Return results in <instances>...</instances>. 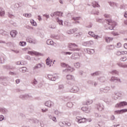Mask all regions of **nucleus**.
<instances>
[{"label": "nucleus", "mask_w": 127, "mask_h": 127, "mask_svg": "<svg viewBox=\"0 0 127 127\" xmlns=\"http://www.w3.org/2000/svg\"><path fill=\"white\" fill-rule=\"evenodd\" d=\"M30 49V48H25L23 49V50L24 51H28L27 54H29V55H31V56H40L41 55V53L35 51H29Z\"/></svg>", "instance_id": "nucleus-1"}, {"label": "nucleus", "mask_w": 127, "mask_h": 127, "mask_svg": "<svg viewBox=\"0 0 127 127\" xmlns=\"http://www.w3.org/2000/svg\"><path fill=\"white\" fill-rule=\"evenodd\" d=\"M107 21L108 24L109 25V28L111 30H113V29H114V28H115V27L118 25V23L112 19H108Z\"/></svg>", "instance_id": "nucleus-2"}, {"label": "nucleus", "mask_w": 127, "mask_h": 127, "mask_svg": "<svg viewBox=\"0 0 127 127\" xmlns=\"http://www.w3.org/2000/svg\"><path fill=\"white\" fill-rule=\"evenodd\" d=\"M68 47L72 51H79L80 49H78V46L74 43H70L68 44Z\"/></svg>", "instance_id": "nucleus-3"}, {"label": "nucleus", "mask_w": 127, "mask_h": 127, "mask_svg": "<svg viewBox=\"0 0 127 127\" xmlns=\"http://www.w3.org/2000/svg\"><path fill=\"white\" fill-rule=\"evenodd\" d=\"M48 78L51 81H56L57 79H59V76L57 74H49L48 75Z\"/></svg>", "instance_id": "nucleus-4"}, {"label": "nucleus", "mask_w": 127, "mask_h": 127, "mask_svg": "<svg viewBox=\"0 0 127 127\" xmlns=\"http://www.w3.org/2000/svg\"><path fill=\"white\" fill-rule=\"evenodd\" d=\"M75 121L78 124H82L83 123H86L87 122V119L86 118H82L80 116H77L76 117Z\"/></svg>", "instance_id": "nucleus-5"}, {"label": "nucleus", "mask_w": 127, "mask_h": 127, "mask_svg": "<svg viewBox=\"0 0 127 127\" xmlns=\"http://www.w3.org/2000/svg\"><path fill=\"white\" fill-rule=\"evenodd\" d=\"M74 70L75 69L73 67L67 65L66 69H64L63 70V72L65 74V73H68V72H73V71H74Z\"/></svg>", "instance_id": "nucleus-6"}, {"label": "nucleus", "mask_w": 127, "mask_h": 127, "mask_svg": "<svg viewBox=\"0 0 127 127\" xmlns=\"http://www.w3.org/2000/svg\"><path fill=\"white\" fill-rule=\"evenodd\" d=\"M63 14V13L62 12L58 11L52 13L51 14V16H52V17H56L57 18V16H62Z\"/></svg>", "instance_id": "nucleus-7"}, {"label": "nucleus", "mask_w": 127, "mask_h": 127, "mask_svg": "<svg viewBox=\"0 0 127 127\" xmlns=\"http://www.w3.org/2000/svg\"><path fill=\"white\" fill-rule=\"evenodd\" d=\"M88 34H89L90 36H91V37H93L94 39H99V38H100V36L99 35L95 34V33L92 31H89Z\"/></svg>", "instance_id": "nucleus-8"}, {"label": "nucleus", "mask_w": 127, "mask_h": 127, "mask_svg": "<svg viewBox=\"0 0 127 127\" xmlns=\"http://www.w3.org/2000/svg\"><path fill=\"white\" fill-rule=\"evenodd\" d=\"M45 106H46V107H48V108H51L54 106V103L50 100H48L45 102Z\"/></svg>", "instance_id": "nucleus-9"}, {"label": "nucleus", "mask_w": 127, "mask_h": 127, "mask_svg": "<svg viewBox=\"0 0 127 127\" xmlns=\"http://www.w3.org/2000/svg\"><path fill=\"white\" fill-rule=\"evenodd\" d=\"M79 91H80V89L77 86H73L69 89L70 93H78Z\"/></svg>", "instance_id": "nucleus-10"}, {"label": "nucleus", "mask_w": 127, "mask_h": 127, "mask_svg": "<svg viewBox=\"0 0 127 127\" xmlns=\"http://www.w3.org/2000/svg\"><path fill=\"white\" fill-rule=\"evenodd\" d=\"M81 110L83 112H84V113L88 114L91 112V108L90 107H83L81 108Z\"/></svg>", "instance_id": "nucleus-11"}, {"label": "nucleus", "mask_w": 127, "mask_h": 127, "mask_svg": "<svg viewBox=\"0 0 127 127\" xmlns=\"http://www.w3.org/2000/svg\"><path fill=\"white\" fill-rule=\"evenodd\" d=\"M51 63H52V60L50 59V58H48L46 60V65L49 67H51V66H53V64L51 65Z\"/></svg>", "instance_id": "nucleus-12"}, {"label": "nucleus", "mask_w": 127, "mask_h": 127, "mask_svg": "<svg viewBox=\"0 0 127 127\" xmlns=\"http://www.w3.org/2000/svg\"><path fill=\"white\" fill-rule=\"evenodd\" d=\"M111 81H113L114 82H116V83H121L122 81H121V78L113 76L111 78Z\"/></svg>", "instance_id": "nucleus-13"}, {"label": "nucleus", "mask_w": 127, "mask_h": 127, "mask_svg": "<svg viewBox=\"0 0 127 127\" xmlns=\"http://www.w3.org/2000/svg\"><path fill=\"white\" fill-rule=\"evenodd\" d=\"M66 79L67 81H75V77L71 74H68L66 76Z\"/></svg>", "instance_id": "nucleus-14"}, {"label": "nucleus", "mask_w": 127, "mask_h": 127, "mask_svg": "<svg viewBox=\"0 0 127 127\" xmlns=\"http://www.w3.org/2000/svg\"><path fill=\"white\" fill-rule=\"evenodd\" d=\"M105 40L107 43H110V42H112L113 40H114V38L110 37H106L105 38Z\"/></svg>", "instance_id": "nucleus-15"}, {"label": "nucleus", "mask_w": 127, "mask_h": 127, "mask_svg": "<svg viewBox=\"0 0 127 127\" xmlns=\"http://www.w3.org/2000/svg\"><path fill=\"white\" fill-rule=\"evenodd\" d=\"M84 45H87L88 46H91L92 45H94V41L90 40L89 41H87L84 43Z\"/></svg>", "instance_id": "nucleus-16"}, {"label": "nucleus", "mask_w": 127, "mask_h": 127, "mask_svg": "<svg viewBox=\"0 0 127 127\" xmlns=\"http://www.w3.org/2000/svg\"><path fill=\"white\" fill-rule=\"evenodd\" d=\"M43 65H45L43 63L38 64L34 67V69H40V68H42L43 67Z\"/></svg>", "instance_id": "nucleus-17"}, {"label": "nucleus", "mask_w": 127, "mask_h": 127, "mask_svg": "<svg viewBox=\"0 0 127 127\" xmlns=\"http://www.w3.org/2000/svg\"><path fill=\"white\" fill-rule=\"evenodd\" d=\"M10 34L11 37L14 38L17 35V31L16 30H12L10 32Z\"/></svg>", "instance_id": "nucleus-18"}, {"label": "nucleus", "mask_w": 127, "mask_h": 127, "mask_svg": "<svg viewBox=\"0 0 127 127\" xmlns=\"http://www.w3.org/2000/svg\"><path fill=\"white\" fill-rule=\"evenodd\" d=\"M97 109L98 111L101 112V111H103L104 110V106L103 105L99 104L97 105Z\"/></svg>", "instance_id": "nucleus-19"}, {"label": "nucleus", "mask_w": 127, "mask_h": 127, "mask_svg": "<svg viewBox=\"0 0 127 127\" xmlns=\"http://www.w3.org/2000/svg\"><path fill=\"white\" fill-rule=\"evenodd\" d=\"M49 118L50 120H52L54 123H57V119H56V117L52 115H49Z\"/></svg>", "instance_id": "nucleus-20"}, {"label": "nucleus", "mask_w": 127, "mask_h": 127, "mask_svg": "<svg viewBox=\"0 0 127 127\" xmlns=\"http://www.w3.org/2000/svg\"><path fill=\"white\" fill-rule=\"evenodd\" d=\"M19 71L22 73H25V72H27V68L25 67H21L19 68Z\"/></svg>", "instance_id": "nucleus-21"}, {"label": "nucleus", "mask_w": 127, "mask_h": 127, "mask_svg": "<svg viewBox=\"0 0 127 127\" xmlns=\"http://www.w3.org/2000/svg\"><path fill=\"white\" fill-rule=\"evenodd\" d=\"M0 112L3 115H5L7 113V110L5 108H0Z\"/></svg>", "instance_id": "nucleus-22"}, {"label": "nucleus", "mask_w": 127, "mask_h": 127, "mask_svg": "<svg viewBox=\"0 0 127 127\" xmlns=\"http://www.w3.org/2000/svg\"><path fill=\"white\" fill-rule=\"evenodd\" d=\"M47 44H48V45H54V42L52 40L49 39L47 41Z\"/></svg>", "instance_id": "nucleus-23"}, {"label": "nucleus", "mask_w": 127, "mask_h": 127, "mask_svg": "<svg viewBox=\"0 0 127 127\" xmlns=\"http://www.w3.org/2000/svg\"><path fill=\"white\" fill-rule=\"evenodd\" d=\"M5 14L4 9L0 8V16H4Z\"/></svg>", "instance_id": "nucleus-24"}, {"label": "nucleus", "mask_w": 127, "mask_h": 127, "mask_svg": "<svg viewBox=\"0 0 127 127\" xmlns=\"http://www.w3.org/2000/svg\"><path fill=\"white\" fill-rule=\"evenodd\" d=\"M86 50L89 54H94L95 53V50L94 49H87Z\"/></svg>", "instance_id": "nucleus-25"}, {"label": "nucleus", "mask_w": 127, "mask_h": 127, "mask_svg": "<svg viewBox=\"0 0 127 127\" xmlns=\"http://www.w3.org/2000/svg\"><path fill=\"white\" fill-rule=\"evenodd\" d=\"M56 20L60 25H63V20L59 19V18H56Z\"/></svg>", "instance_id": "nucleus-26"}, {"label": "nucleus", "mask_w": 127, "mask_h": 127, "mask_svg": "<svg viewBox=\"0 0 127 127\" xmlns=\"http://www.w3.org/2000/svg\"><path fill=\"white\" fill-rule=\"evenodd\" d=\"M30 23L33 26H37V23L33 19L30 20Z\"/></svg>", "instance_id": "nucleus-27"}, {"label": "nucleus", "mask_w": 127, "mask_h": 127, "mask_svg": "<svg viewBox=\"0 0 127 127\" xmlns=\"http://www.w3.org/2000/svg\"><path fill=\"white\" fill-rule=\"evenodd\" d=\"M92 5L93 7H100V5L96 1H94L92 2Z\"/></svg>", "instance_id": "nucleus-28"}, {"label": "nucleus", "mask_w": 127, "mask_h": 127, "mask_svg": "<svg viewBox=\"0 0 127 127\" xmlns=\"http://www.w3.org/2000/svg\"><path fill=\"white\" fill-rule=\"evenodd\" d=\"M110 87H106L103 89V92H104V93H108V92L110 91Z\"/></svg>", "instance_id": "nucleus-29"}, {"label": "nucleus", "mask_w": 127, "mask_h": 127, "mask_svg": "<svg viewBox=\"0 0 127 127\" xmlns=\"http://www.w3.org/2000/svg\"><path fill=\"white\" fill-rule=\"evenodd\" d=\"M112 98L113 100H118L119 99L118 96V94H117V92L115 93L114 95H113Z\"/></svg>", "instance_id": "nucleus-30"}, {"label": "nucleus", "mask_w": 127, "mask_h": 127, "mask_svg": "<svg viewBox=\"0 0 127 127\" xmlns=\"http://www.w3.org/2000/svg\"><path fill=\"white\" fill-rule=\"evenodd\" d=\"M23 16H25V17L30 18L32 16V15L31 13H24L23 14Z\"/></svg>", "instance_id": "nucleus-31"}, {"label": "nucleus", "mask_w": 127, "mask_h": 127, "mask_svg": "<svg viewBox=\"0 0 127 127\" xmlns=\"http://www.w3.org/2000/svg\"><path fill=\"white\" fill-rule=\"evenodd\" d=\"M73 103L72 102H68L66 104L67 108H73Z\"/></svg>", "instance_id": "nucleus-32"}, {"label": "nucleus", "mask_w": 127, "mask_h": 127, "mask_svg": "<svg viewBox=\"0 0 127 127\" xmlns=\"http://www.w3.org/2000/svg\"><path fill=\"white\" fill-rule=\"evenodd\" d=\"M122 102L119 103H117L115 105V108H119L122 107Z\"/></svg>", "instance_id": "nucleus-33"}, {"label": "nucleus", "mask_w": 127, "mask_h": 127, "mask_svg": "<svg viewBox=\"0 0 127 127\" xmlns=\"http://www.w3.org/2000/svg\"><path fill=\"white\" fill-rule=\"evenodd\" d=\"M74 66L75 68H80L81 64L79 63H76L74 64Z\"/></svg>", "instance_id": "nucleus-34"}, {"label": "nucleus", "mask_w": 127, "mask_h": 127, "mask_svg": "<svg viewBox=\"0 0 127 127\" xmlns=\"http://www.w3.org/2000/svg\"><path fill=\"white\" fill-rule=\"evenodd\" d=\"M19 45H20V46H25V45H26V42H20Z\"/></svg>", "instance_id": "nucleus-35"}, {"label": "nucleus", "mask_w": 127, "mask_h": 127, "mask_svg": "<svg viewBox=\"0 0 127 127\" xmlns=\"http://www.w3.org/2000/svg\"><path fill=\"white\" fill-rule=\"evenodd\" d=\"M116 94H117V96L119 99L120 98H122V97H123V93H122L121 92H116Z\"/></svg>", "instance_id": "nucleus-36"}, {"label": "nucleus", "mask_w": 127, "mask_h": 127, "mask_svg": "<svg viewBox=\"0 0 127 127\" xmlns=\"http://www.w3.org/2000/svg\"><path fill=\"white\" fill-rule=\"evenodd\" d=\"M98 126L100 127H107V126H105V124L101 122L98 123Z\"/></svg>", "instance_id": "nucleus-37"}, {"label": "nucleus", "mask_w": 127, "mask_h": 127, "mask_svg": "<svg viewBox=\"0 0 127 127\" xmlns=\"http://www.w3.org/2000/svg\"><path fill=\"white\" fill-rule=\"evenodd\" d=\"M67 33L68 34H72V33H74V30L70 29L67 31Z\"/></svg>", "instance_id": "nucleus-38"}, {"label": "nucleus", "mask_w": 127, "mask_h": 127, "mask_svg": "<svg viewBox=\"0 0 127 127\" xmlns=\"http://www.w3.org/2000/svg\"><path fill=\"white\" fill-rule=\"evenodd\" d=\"M86 105H91V104H93V101L92 100H88L86 101Z\"/></svg>", "instance_id": "nucleus-39"}, {"label": "nucleus", "mask_w": 127, "mask_h": 127, "mask_svg": "<svg viewBox=\"0 0 127 127\" xmlns=\"http://www.w3.org/2000/svg\"><path fill=\"white\" fill-rule=\"evenodd\" d=\"M115 114H116V115H121L122 114V112L121 110H117L115 111Z\"/></svg>", "instance_id": "nucleus-40"}, {"label": "nucleus", "mask_w": 127, "mask_h": 127, "mask_svg": "<svg viewBox=\"0 0 127 127\" xmlns=\"http://www.w3.org/2000/svg\"><path fill=\"white\" fill-rule=\"evenodd\" d=\"M112 34L114 35V36H118V35H120L119 33L117 32H112Z\"/></svg>", "instance_id": "nucleus-41"}, {"label": "nucleus", "mask_w": 127, "mask_h": 127, "mask_svg": "<svg viewBox=\"0 0 127 127\" xmlns=\"http://www.w3.org/2000/svg\"><path fill=\"white\" fill-rule=\"evenodd\" d=\"M59 90H63L64 89V85L60 84L59 85Z\"/></svg>", "instance_id": "nucleus-42"}, {"label": "nucleus", "mask_w": 127, "mask_h": 127, "mask_svg": "<svg viewBox=\"0 0 127 127\" xmlns=\"http://www.w3.org/2000/svg\"><path fill=\"white\" fill-rule=\"evenodd\" d=\"M59 125L60 127H64L65 126V122H59Z\"/></svg>", "instance_id": "nucleus-43"}, {"label": "nucleus", "mask_w": 127, "mask_h": 127, "mask_svg": "<svg viewBox=\"0 0 127 127\" xmlns=\"http://www.w3.org/2000/svg\"><path fill=\"white\" fill-rule=\"evenodd\" d=\"M61 66L63 67V68H67V66H68V64H66L64 63H62L61 64Z\"/></svg>", "instance_id": "nucleus-44"}, {"label": "nucleus", "mask_w": 127, "mask_h": 127, "mask_svg": "<svg viewBox=\"0 0 127 127\" xmlns=\"http://www.w3.org/2000/svg\"><path fill=\"white\" fill-rule=\"evenodd\" d=\"M122 106V107H125L126 106H127V102H121Z\"/></svg>", "instance_id": "nucleus-45"}, {"label": "nucleus", "mask_w": 127, "mask_h": 127, "mask_svg": "<svg viewBox=\"0 0 127 127\" xmlns=\"http://www.w3.org/2000/svg\"><path fill=\"white\" fill-rule=\"evenodd\" d=\"M121 114H125V113H127V109H121Z\"/></svg>", "instance_id": "nucleus-46"}, {"label": "nucleus", "mask_w": 127, "mask_h": 127, "mask_svg": "<svg viewBox=\"0 0 127 127\" xmlns=\"http://www.w3.org/2000/svg\"><path fill=\"white\" fill-rule=\"evenodd\" d=\"M25 59H26V60H29L30 61L31 60V57H30L29 56L27 55L25 57Z\"/></svg>", "instance_id": "nucleus-47"}, {"label": "nucleus", "mask_w": 127, "mask_h": 127, "mask_svg": "<svg viewBox=\"0 0 127 127\" xmlns=\"http://www.w3.org/2000/svg\"><path fill=\"white\" fill-rule=\"evenodd\" d=\"M3 120H4V116L2 115H0V122H2Z\"/></svg>", "instance_id": "nucleus-48"}, {"label": "nucleus", "mask_w": 127, "mask_h": 127, "mask_svg": "<svg viewBox=\"0 0 127 127\" xmlns=\"http://www.w3.org/2000/svg\"><path fill=\"white\" fill-rule=\"evenodd\" d=\"M116 55H118V56H120L122 55V52L120 51H117L116 53Z\"/></svg>", "instance_id": "nucleus-49"}, {"label": "nucleus", "mask_w": 127, "mask_h": 127, "mask_svg": "<svg viewBox=\"0 0 127 127\" xmlns=\"http://www.w3.org/2000/svg\"><path fill=\"white\" fill-rule=\"evenodd\" d=\"M92 13H93V14H99V11H97V10H94L92 12Z\"/></svg>", "instance_id": "nucleus-50"}, {"label": "nucleus", "mask_w": 127, "mask_h": 127, "mask_svg": "<svg viewBox=\"0 0 127 127\" xmlns=\"http://www.w3.org/2000/svg\"><path fill=\"white\" fill-rule=\"evenodd\" d=\"M63 54L64 55H71V54H72V53L71 52H64Z\"/></svg>", "instance_id": "nucleus-51"}, {"label": "nucleus", "mask_w": 127, "mask_h": 127, "mask_svg": "<svg viewBox=\"0 0 127 127\" xmlns=\"http://www.w3.org/2000/svg\"><path fill=\"white\" fill-rule=\"evenodd\" d=\"M127 57H123L121 58V61H127Z\"/></svg>", "instance_id": "nucleus-52"}, {"label": "nucleus", "mask_w": 127, "mask_h": 127, "mask_svg": "<svg viewBox=\"0 0 127 127\" xmlns=\"http://www.w3.org/2000/svg\"><path fill=\"white\" fill-rule=\"evenodd\" d=\"M16 65H23V63L21 61H18L16 63Z\"/></svg>", "instance_id": "nucleus-53"}, {"label": "nucleus", "mask_w": 127, "mask_h": 127, "mask_svg": "<svg viewBox=\"0 0 127 127\" xmlns=\"http://www.w3.org/2000/svg\"><path fill=\"white\" fill-rule=\"evenodd\" d=\"M31 43L32 44H36V40L34 39H32V41L31 42Z\"/></svg>", "instance_id": "nucleus-54"}, {"label": "nucleus", "mask_w": 127, "mask_h": 127, "mask_svg": "<svg viewBox=\"0 0 127 127\" xmlns=\"http://www.w3.org/2000/svg\"><path fill=\"white\" fill-rule=\"evenodd\" d=\"M104 16L106 17V18H110V17H111V15L108 14H105Z\"/></svg>", "instance_id": "nucleus-55"}, {"label": "nucleus", "mask_w": 127, "mask_h": 127, "mask_svg": "<svg viewBox=\"0 0 127 127\" xmlns=\"http://www.w3.org/2000/svg\"><path fill=\"white\" fill-rule=\"evenodd\" d=\"M32 40V38H28L27 39V42H29V43H31Z\"/></svg>", "instance_id": "nucleus-56"}, {"label": "nucleus", "mask_w": 127, "mask_h": 127, "mask_svg": "<svg viewBox=\"0 0 127 127\" xmlns=\"http://www.w3.org/2000/svg\"><path fill=\"white\" fill-rule=\"evenodd\" d=\"M53 38H54L55 39H57V40L60 39V36L57 35V36H55L54 37H53Z\"/></svg>", "instance_id": "nucleus-57"}, {"label": "nucleus", "mask_w": 127, "mask_h": 127, "mask_svg": "<svg viewBox=\"0 0 127 127\" xmlns=\"http://www.w3.org/2000/svg\"><path fill=\"white\" fill-rule=\"evenodd\" d=\"M117 47H118V48H120V47H122V43H117Z\"/></svg>", "instance_id": "nucleus-58"}, {"label": "nucleus", "mask_w": 127, "mask_h": 127, "mask_svg": "<svg viewBox=\"0 0 127 127\" xmlns=\"http://www.w3.org/2000/svg\"><path fill=\"white\" fill-rule=\"evenodd\" d=\"M41 110H42V113H46V112L48 111V109H42Z\"/></svg>", "instance_id": "nucleus-59"}, {"label": "nucleus", "mask_w": 127, "mask_h": 127, "mask_svg": "<svg viewBox=\"0 0 127 127\" xmlns=\"http://www.w3.org/2000/svg\"><path fill=\"white\" fill-rule=\"evenodd\" d=\"M64 125H65V126H67V127H70L71 126V123L69 122H65Z\"/></svg>", "instance_id": "nucleus-60"}, {"label": "nucleus", "mask_w": 127, "mask_h": 127, "mask_svg": "<svg viewBox=\"0 0 127 127\" xmlns=\"http://www.w3.org/2000/svg\"><path fill=\"white\" fill-rule=\"evenodd\" d=\"M12 51H13V52H14V53H16V54H18V53H19V50H12Z\"/></svg>", "instance_id": "nucleus-61"}, {"label": "nucleus", "mask_w": 127, "mask_h": 127, "mask_svg": "<svg viewBox=\"0 0 127 127\" xmlns=\"http://www.w3.org/2000/svg\"><path fill=\"white\" fill-rule=\"evenodd\" d=\"M121 53H122V55H125L127 54V51H122Z\"/></svg>", "instance_id": "nucleus-62"}, {"label": "nucleus", "mask_w": 127, "mask_h": 127, "mask_svg": "<svg viewBox=\"0 0 127 127\" xmlns=\"http://www.w3.org/2000/svg\"><path fill=\"white\" fill-rule=\"evenodd\" d=\"M54 113H55V114L57 115V116H58V115H59V114H60V112L59 111H58V110H55Z\"/></svg>", "instance_id": "nucleus-63"}, {"label": "nucleus", "mask_w": 127, "mask_h": 127, "mask_svg": "<svg viewBox=\"0 0 127 127\" xmlns=\"http://www.w3.org/2000/svg\"><path fill=\"white\" fill-rule=\"evenodd\" d=\"M124 25H127V20H125L124 22Z\"/></svg>", "instance_id": "nucleus-64"}]
</instances>
